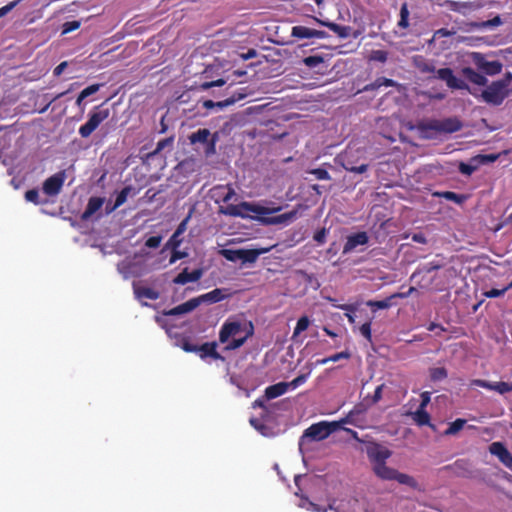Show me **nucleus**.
Here are the masks:
<instances>
[{
  "instance_id": "7ed1b4c3",
  "label": "nucleus",
  "mask_w": 512,
  "mask_h": 512,
  "mask_svg": "<svg viewBox=\"0 0 512 512\" xmlns=\"http://www.w3.org/2000/svg\"><path fill=\"white\" fill-rule=\"evenodd\" d=\"M281 209V206L270 208L260 204L243 201L238 205L228 204L226 206H221L219 212L227 216L246 218L248 217L249 213H255L257 215H269L279 212Z\"/></svg>"
},
{
  "instance_id": "f03ea898",
  "label": "nucleus",
  "mask_w": 512,
  "mask_h": 512,
  "mask_svg": "<svg viewBox=\"0 0 512 512\" xmlns=\"http://www.w3.org/2000/svg\"><path fill=\"white\" fill-rule=\"evenodd\" d=\"M512 91V74L507 72L506 75L497 81H493L481 93V98L487 104L499 106L508 97Z\"/></svg>"
},
{
  "instance_id": "6e6552de",
  "label": "nucleus",
  "mask_w": 512,
  "mask_h": 512,
  "mask_svg": "<svg viewBox=\"0 0 512 512\" xmlns=\"http://www.w3.org/2000/svg\"><path fill=\"white\" fill-rule=\"evenodd\" d=\"M210 135H211V133L208 129L201 128V129H198L196 132H193L189 136V140L192 144H196V143L207 144L205 152L207 155H209V154L215 153V145H216V141H217L216 135H213L212 138L209 140Z\"/></svg>"
},
{
  "instance_id": "e433bc0d",
  "label": "nucleus",
  "mask_w": 512,
  "mask_h": 512,
  "mask_svg": "<svg viewBox=\"0 0 512 512\" xmlns=\"http://www.w3.org/2000/svg\"><path fill=\"white\" fill-rule=\"evenodd\" d=\"M466 424V420L462 418H457L455 421L449 424V427L444 431L445 436L456 435Z\"/></svg>"
},
{
  "instance_id": "ea45409f",
  "label": "nucleus",
  "mask_w": 512,
  "mask_h": 512,
  "mask_svg": "<svg viewBox=\"0 0 512 512\" xmlns=\"http://www.w3.org/2000/svg\"><path fill=\"white\" fill-rule=\"evenodd\" d=\"M503 21L499 15H496L494 18L482 21V22H475L472 24L473 27L478 29H484L488 27H497L502 25Z\"/></svg>"
},
{
  "instance_id": "052dcab7",
  "label": "nucleus",
  "mask_w": 512,
  "mask_h": 512,
  "mask_svg": "<svg viewBox=\"0 0 512 512\" xmlns=\"http://www.w3.org/2000/svg\"><path fill=\"white\" fill-rule=\"evenodd\" d=\"M161 241V236H151L146 240L145 246L148 248H158L161 244Z\"/></svg>"
},
{
  "instance_id": "aec40b11",
  "label": "nucleus",
  "mask_w": 512,
  "mask_h": 512,
  "mask_svg": "<svg viewBox=\"0 0 512 512\" xmlns=\"http://www.w3.org/2000/svg\"><path fill=\"white\" fill-rule=\"evenodd\" d=\"M105 198L90 197L84 212L81 215L82 221H88L103 206Z\"/></svg>"
},
{
  "instance_id": "79ce46f5",
  "label": "nucleus",
  "mask_w": 512,
  "mask_h": 512,
  "mask_svg": "<svg viewBox=\"0 0 512 512\" xmlns=\"http://www.w3.org/2000/svg\"><path fill=\"white\" fill-rule=\"evenodd\" d=\"M309 324L310 320L307 316L300 317L294 328L292 338L299 336L303 331H305L308 328Z\"/></svg>"
},
{
  "instance_id": "4468645a",
  "label": "nucleus",
  "mask_w": 512,
  "mask_h": 512,
  "mask_svg": "<svg viewBox=\"0 0 512 512\" xmlns=\"http://www.w3.org/2000/svg\"><path fill=\"white\" fill-rule=\"evenodd\" d=\"M497 157L494 155L484 156L477 155L470 160V163L460 162L458 165V170L461 174L466 176H471L478 168V165L484 162L486 159L490 161H494Z\"/></svg>"
},
{
  "instance_id": "dca6fc26",
  "label": "nucleus",
  "mask_w": 512,
  "mask_h": 512,
  "mask_svg": "<svg viewBox=\"0 0 512 512\" xmlns=\"http://www.w3.org/2000/svg\"><path fill=\"white\" fill-rule=\"evenodd\" d=\"M368 241L369 237L364 231L349 235L344 244L343 253L347 254L353 251L357 246L366 245Z\"/></svg>"
},
{
  "instance_id": "6ab92c4d",
  "label": "nucleus",
  "mask_w": 512,
  "mask_h": 512,
  "mask_svg": "<svg viewBox=\"0 0 512 512\" xmlns=\"http://www.w3.org/2000/svg\"><path fill=\"white\" fill-rule=\"evenodd\" d=\"M313 19L318 22L319 24L329 28L331 31H333L338 37L342 39H346L352 35V28L350 26H344L339 25L334 22L330 21H323L316 17H313Z\"/></svg>"
},
{
  "instance_id": "a19ab883",
  "label": "nucleus",
  "mask_w": 512,
  "mask_h": 512,
  "mask_svg": "<svg viewBox=\"0 0 512 512\" xmlns=\"http://www.w3.org/2000/svg\"><path fill=\"white\" fill-rule=\"evenodd\" d=\"M303 64L310 69H314L324 63V57L321 55H311L303 58Z\"/></svg>"
},
{
  "instance_id": "4c0bfd02",
  "label": "nucleus",
  "mask_w": 512,
  "mask_h": 512,
  "mask_svg": "<svg viewBox=\"0 0 512 512\" xmlns=\"http://www.w3.org/2000/svg\"><path fill=\"white\" fill-rule=\"evenodd\" d=\"M291 36L298 39L312 38V29L305 26H294L291 30Z\"/></svg>"
},
{
  "instance_id": "13d9d810",
  "label": "nucleus",
  "mask_w": 512,
  "mask_h": 512,
  "mask_svg": "<svg viewBox=\"0 0 512 512\" xmlns=\"http://www.w3.org/2000/svg\"><path fill=\"white\" fill-rule=\"evenodd\" d=\"M100 86H101L100 84H92V85L86 87L85 89H83L80 92V94L82 95V97L87 98V97L95 94L96 92H98L100 89Z\"/></svg>"
},
{
  "instance_id": "f704fd0d",
  "label": "nucleus",
  "mask_w": 512,
  "mask_h": 512,
  "mask_svg": "<svg viewBox=\"0 0 512 512\" xmlns=\"http://www.w3.org/2000/svg\"><path fill=\"white\" fill-rule=\"evenodd\" d=\"M392 299L394 298L391 295L384 300H369L366 304L374 311L380 309H388L392 306Z\"/></svg>"
},
{
  "instance_id": "49530a36",
  "label": "nucleus",
  "mask_w": 512,
  "mask_h": 512,
  "mask_svg": "<svg viewBox=\"0 0 512 512\" xmlns=\"http://www.w3.org/2000/svg\"><path fill=\"white\" fill-rule=\"evenodd\" d=\"M182 311L184 314L189 313L200 306V301L197 300V297L192 298L182 304H180Z\"/></svg>"
},
{
  "instance_id": "20e7f679",
  "label": "nucleus",
  "mask_w": 512,
  "mask_h": 512,
  "mask_svg": "<svg viewBox=\"0 0 512 512\" xmlns=\"http://www.w3.org/2000/svg\"><path fill=\"white\" fill-rule=\"evenodd\" d=\"M109 115L110 110L108 108H103L102 105L95 106L89 113L87 122L80 126L78 130L80 136L88 138Z\"/></svg>"
},
{
  "instance_id": "e2e57ef3",
  "label": "nucleus",
  "mask_w": 512,
  "mask_h": 512,
  "mask_svg": "<svg viewBox=\"0 0 512 512\" xmlns=\"http://www.w3.org/2000/svg\"><path fill=\"white\" fill-rule=\"evenodd\" d=\"M72 87H73V85H71V87L68 90H66L64 92H61V93H58L55 96H53L40 112H45L54 101L62 98L63 96H65L66 94L71 92L72 91Z\"/></svg>"
},
{
  "instance_id": "0eeeda50",
  "label": "nucleus",
  "mask_w": 512,
  "mask_h": 512,
  "mask_svg": "<svg viewBox=\"0 0 512 512\" xmlns=\"http://www.w3.org/2000/svg\"><path fill=\"white\" fill-rule=\"evenodd\" d=\"M366 453L373 466L377 465V463L386 462L392 455V452L388 448L376 442H370L367 445Z\"/></svg>"
},
{
  "instance_id": "4d7b16f0",
  "label": "nucleus",
  "mask_w": 512,
  "mask_h": 512,
  "mask_svg": "<svg viewBox=\"0 0 512 512\" xmlns=\"http://www.w3.org/2000/svg\"><path fill=\"white\" fill-rule=\"evenodd\" d=\"M79 27H80L79 21H76V20L68 21V22L64 23L62 32H63V34H67L74 30H77Z\"/></svg>"
},
{
  "instance_id": "864d4df0",
  "label": "nucleus",
  "mask_w": 512,
  "mask_h": 512,
  "mask_svg": "<svg viewBox=\"0 0 512 512\" xmlns=\"http://www.w3.org/2000/svg\"><path fill=\"white\" fill-rule=\"evenodd\" d=\"M240 253H241V249H237V250L225 249V250H223L224 257L229 261L241 260Z\"/></svg>"
},
{
  "instance_id": "5fc2aeb1",
  "label": "nucleus",
  "mask_w": 512,
  "mask_h": 512,
  "mask_svg": "<svg viewBox=\"0 0 512 512\" xmlns=\"http://www.w3.org/2000/svg\"><path fill=\"white\" fill-rule=\"evenodd\" d=\"M308 376H309V373L301 374V375L297 376L296 378H294L291 382H287L288 383V389L289 388L295 389L298 386L304 384L306 382Z\"/></svg>"
},
{
  "instance_id": "f8f14e48",
  "label": "nucleus",
  "mask_w": 512,
  "mask_h": 512,
  "mask_svg": "<svg viewBox=\"0 0 512 512\" xmlns=\"http://www.w3.org/2000/svg\"><path fill=\"white\" fill-rule=\"evenodd\" d=\"M471 385L485 388L488 390H493L502 395L512 392V382L500 381V382L492 383V382H489V381H486L483 379H473L471 381Z\"/></svg>"
},
{
  "instance_id": "b1692460",
  "label": "nucleus",
  "mask_w": 512,
  "mask_h": 512,
  "mask_svg": "<svg viewBox=\"0 0 512 512\" xmlns=\"http://www.w3.org/2000/svg\"><path fill=\"white\" fill-rule=\"evenodd\" d=\"M462 74L468 81L479 86H485L488 82L487 78L483 74L475 71L471 67H464L462 69Z\"/></svg>"
},
{
  "instance_id": "09e8293b",
  "label": "nucleus",
  "mask_w": 512,
  "mask_h": 512,
  "mask_svg": "<svg viewBox=\"0 0 512 512\" xmlns=\"http://www.w3.org/2000/svg\"><path fill=\"white\" fill-rule=\"evenodd\" d=\"M309 173L314 175L316 177V179H318V180H330L331 179V176L328 173V171L321 167L311 169V170H309Z\"/></svg>"
},
{
  "instance_id": "423d86ee",
  "label": "nucleus",
  "mask_w": 512,
  "mask_h": 512,
  "mask_svg": "<svg viewBox=\"0 0 512 512\" xmlns=\"http://www.w3.org/2000/svg\"><path fill=\"white\" fill-rule=\"evenodd\" d=\"M463 123L457 117H449L442 120H431L425 126L424 129L432 130L437 133H455L462 129Z\"/></svg>"
},
{
  "instance_id": "f3484780",
  "label": "nucleus",
  "mask_w": 512,
  "mask_h": 512,
  "mask_svg": "<svg viewBox=\"0 0 512 512\" xmlns=\"http://www.w3.org/2000/svg\"><path fill=\"white\" fill-rule=\"evenodd\" d=\"M202 275V269H195L192 272H189L188 268H185L173 279V283L177 285H185L189 282H196L201 279Z\"/></svg>"
},
{
  "instance_id": "8fccbe9b",
  "label": "nucleus",
  "mask_w": 512,
  "mask_h": 512,
  "mask_svg": "<svg viewBox=\"0 0 512 512\" xmlns=\"http://www.w3.org/2000/svg\"><path fill=\"white\" fill-rule=\"evenodd\" d=\"M173 140H174L173 137H168V138L160 140L157 143L155 150L152 152V155H156V154L160 153L162 150H164L166 147L172 146Z\"/></svg>"
},
{
  "instance_id": "774afa93",
  "label": "nucleus",
  "mask_w": 512,
  "mask_h": 512,
  "mask_svg": "<svg viewBox=\"0 0 512 512\" xmlns=\"http://www.w3.org/2000/svg\"><path fill=\"white\" fill-rule=\"evenodd\" d=\"M349 358H350V353L348 351H342V352H339V353L329 356L330 362H337L341 359H349Z\"/></svg>"
},
{
  "instance_id": "338daca9",
  "label": "nucleus",
  "mask_w": 512,
  "mask_h": 512,
  "mask_svg": "<svg viewBox=\"0 0 512 512\" xmlns=\"http://www.w3.org/2000/svg\"><path fill=\"white\" fill-rule=\"evenodd\" d=\"M181 348L185 351V352H194L196 353V349H197V345L196 344H193L191 343L188 339H184L182 341V344H181Z\"/></svg>"
},
{
  "instance_id": "9d476101",
  "label": "nucleus",
  "mask_w": 512,
  "mask_h": 512,
  "mask_svg": "<svg viewBox=\"0 0 512 512\" xmlns=\"http://www.w3.org/2000/svg\"><path fill=\"white\" fill-rule=\"evenodd\" d=\"M65 171H60L49 178H47L42 186L43 192L48 196H55L59 194L65 182Z\"/></svg>"
},
{
  "instance_id": "2f4dec72",
  "label": "nucleus",
  "mask_w": 512,
  "mask_h": 512,
  "mask_svg": "<svg viewBox=\"0 0 512 512\" xmlns=\"http://www.w3.org/2000/svg\"><path fill=\"white\" fill-rule=\"evenodd\" d=\"M409 15H410V12H409V8H408V3L407 2H404L402 3L401 7H400V13H399V20L397 22V27L400 29V30H407L410 26V23H409Z\"/></svg>"
},
{
  "instance_id": "5701e85b",
  "label": "nucleus",
  "mask_w": 512,
  "mask_h": 512,
  "mask_svg": "<svg viewBox=\"0 0 512 512\" xmlns=\"http://www.w3.org/2000/svg\"><path fill=\"white\" fill-rule=\"evenodd\" d=\"M288 391V383L287 382H279L273 385L268 386L265 389V398L266 400L275 399Z\"/></svg>"
},
{
  "instance_id": "6e6d98bb",
  "label": "nucleus",
  "mask_w": 512,
  "mask_h": 512,
  "mask_svg": "<svg viewBox=\"0 0 512 512\" xmlns=\"http://www.w3.org/2000/svg\"><path fill=\"white\" fill-rule=\"evenodd\" d=\"M506 288H502V289H496V288H493V289H490V290H487V291H484L483 292V295L486 297V298H497V297H500V296H503L505 293H506Z\"/></svg>"
},
{
  "instance_id": "de8ad7c7",
  "label": "nucleus",
  "mask_w": 512,
  "mask_h": 512,
  "mask_svg": "<svg viewBox=\"0 0 512 512\" xmlns=\"http://www.w3.org/2000/svg\"><path fill=\"white\" fill-rule=\"evenodd\" d=\"M25 199H26V201L31 202L35 205H39L41 203L40 198H39V191L36 188L26 191Z\"/></svg>"
},
{
  "instance_id": "2eb2a0df",
  "label": "nucleus",
  "mask_w": 512,
  "mask_h": 512,
  "mask_svg": "<svg viewBox=\"0 0 512 512\" xmlns=\"http://www.w3.org/2000/svg\"><path fill=\"white\" fill-rule=\"evenodd\" d=\"M196 353L199 355L201 359H206L207 357H210L214 360L225 361V358L220 353L217 352L216 342H205L200 346L197 345Z\"/></svg>"
},
{
  "instance_id": "393cba45",
  "label": "nucleus",
  "mask_w": 512,
  "mask_h": 512,
  "mask_svg": "<svg viewBox=\"0 0 512 512\" xmlns=\"http://www.w3.org/2000/svg\"><path fill=\"white\" fill-rule=\"evenodd\" d=\"M338 158L341 161L340 163H341L342 167L346 171L362 174V173L366 172L368 169V164H361L359 166H354L349 159L348 152H345V153L339 155Z\"/></svg>"
},
{
  "instance_id": "0e129e2a",
  "label": "nucleus",
  "mask_w": 512,
  "mask_h": 512,
  "mask_svg": "<svg viewBox=\"0 0 512 512\" xmlns=\"http://www.w3.org/2000/svg\"><path fill=\"white\" fill-rule=\"evenodd\" d=\"M226 84V81L224 79H217L215 81H211V82H204L202 85H201V88L204 89V90H207V89H210L212 87H220V86H223Z\"/></svg>"
},
{
  "instance_id": "ddd939ff",
  "label": "nucleus",
  "mask_w": 512,
  "mask_h": 512,
  "mask_svg": "<svg viewBox=\"0 0 512 512\" xmlns=\"http://www.w3.org/2000/svg\"><path fill=\"white\" fill-rule=\"evenodd\" d=\"M489 452L496 456L507 468H512V454L502 442H493L489 446Z\"/></svg>"
},
{
  "instance_id": "9b49d317",
  "label": "nucleus",
  "mask_w": 512,
  "mask_h": 512,
  "mask_svg": "<svg viewBox=\"0 0 512 512\" xmlns=\"http://www.w3.org/2000/svg\"><path fill=\"white\" fill-rule=\"evenodd\" d=\"M436 74L437 78L445 81L450 89H468V85L463 80L457 78L451 68H440L436 71Z\"/></svg>"
},
{
  "instance_id": "412c9836",
  "label": "nucleus",
  "mask_w": 512,
  "mask_h": 512,
  "mask_svg": "<svg viewBox=\"0 0 512 512\" xmlns=\"http://www.w3.org/2000/svg\"><path fill=\"white\" fill-rule=\"evenodd\" d=\"M228 294L225 293L224 289L216 288L208 293L202 294L197 297L200 301V305L203 303L213 304L224 300Z\"/></svg>"
},
{
  "instance_id": "7c9ffc66",
  "label": "nucleus",
  "mask_w": 512,
  "mask_h": 512,
  "mask_svg": "<svg viewBox=\"0 0 512 512\" xmlns=\"http://www.w3.org/2000/svg\"><path fill=\"white\" fill-rule=\"evenodd\" d=\"M441 267L442 265L437 262L425 263L416 269V271L412 274L411 279L415 280L420 276L429 274L435 270L440 269Z\"/></svg>"
},
{
  "instance_id": "603ef678",
  "label": "nucleus",
  "mask_w": 512,
  "mask_h": 512,
  "mask_svg": "<svg viewBox=\"0 0 512 512\" xmlns=\"http://www.w3.org/2000/svg\"><path fill=\"white\" fill-rule=\"evenodd\" d=\"M359 332L361 333V335H362L366 340H368L369 342H371V340H372V334H371V321H367V322L363 323V324L359 327Z\"/></svg>"
},
{
  "instance_id": "58836bf2",
  "label": "nucleus",
  "mask_w": 512,
  "mask_h": 512,
  "mask_svg": "<svg viewBox=\"0 0 512 512\" xmlns=\"http://www.w3.org/2000/svg\"><path fill=\"white\" fill-rule=\"evenodd\" d=\"M393 480H396L400 484L407 485L411 488L417 487V481L410 475L401 473L399 471H396L395 477Z\"/></svg>"
},
{
  "instance_id": "37998d69",
  "label": "nucleus",
  "mask_w": 512,
  "mask_h": 512,
  "mask_svg": "<svg viewBox=\"0 0 512 512\" xmlns=\"http://www.w3.org/2000/svg\"><path fill=\"white\" fill-rule=\"evenodd\" d=\"M448 373L444 367L430 369V378L432 381H440L447 377Z\"/></svg>"
},
{
  "instance_id": "a878e982",
  "label": "nucleus",
  "mask_w": 512,
  "mask_h": 512,
  "mask_svg": "<svg viewBox=\"0 0 512 512\" xmlns=\"http://www.w3.org/2000/svg\"><path fill=\"white\" fill-rule=\"evenodd\" d=\"M373 471L379 478L383 480H393L396 474V469L388 467L386 462L377 463L373 466Z\"/></svg>"
},
{
  "instance_id": "c756f323",
  "label": "nucleus",
  "mask_w": 512,
  "mask_h": 512,
  "mask_svg": "<svg viewBox=\"0 0 512 512\" xmlns=\"http://www.w3.org/2000/svg\"><path fill=\"white\" fill-rule=\"evenodd\" d=\"M214 191L224 203H228L236 195L234 188L230 184L217 186Z\"/></svg>"
},
{
  "instance_id": "4be33fe9",
  "label": "nucleus",
  "mask_w": 512,
  "mask_h": 512,
  "mask_svg": "<svg viewBox=\"0 0 512 512\" xmlns=\"http://www.w3.org/2000/svg\"><path fill=\"white\" fill-rule=\"evenodd\" d=\"M133 290H134V294H135L136 298L139 300H141V299L157 300L160 297V293L150 287L138 286L136 284H133Z\"/></svg>"
},
{
  "instance_id": "a211bd4d",
  "label": "nucleus",
  "mask_w": 512,
  "mask_h": 512,
  "mask_svg": "<svg viewBox=\"0 0 512 512\" xmlns=\"http://www.w3.org/2000/svg\"><path fill=\"white\" fill-rule=\"evenodd\" d=\"M328 508L335 512H359V501L356 498L341 499L336 505L330 504Z\"/></svg>"
},
{
  "instance_id": "a18cd8bd",
  "label": "nucleus",
  "mask_w": 512,
  "mask_h": 512,
  "mask_svg": "<svg viewBox=\"0 0 512 512\" xmlns=\"http://www.w3.org/2000/svg\"><path fill=\"white\" fill-rule=\"evenodd\" d=\"M388 59V52L385 50H373L369 56L370 61L384 63Z\"/></svg>"
},
{
  "instance_id": "cd10ccee",
  "label": "nucleus",
  "mask_w": 512,
  "mask_h": 512,
  "mask_svg": "<svg viewBox=\"0 0 512 512\" xmlns=\"http://www.w3.org/2000/svg\"><path fill=\"white\" fill-rule=\"evenodd\" d=\"M248 95L247 88H241L240 90L234 92L230 97L226 98L225 100L218 101L217 107L222 109L224 107L233 105L244 98H246Z\"/></svg>"
},
{
  "instance_id": "680f3d73",
  "label": "nucleus",
  "mask_w": 512,
  "mask_h": 512,
  "mask_svg": "<svg viewBox=\"0 0 512 512\" xmlns=\"http://www.w3.org/2000/svg\"><path fill=\"white\" fill-rule=\"evenodd\" d=\"M326 236H327V230L325 228H322V229H320V230L315 232V234L313 236V239L318 244H324L325 241H326Z\"/></svg>"
},
{
  "instance_id": "bb28decb",
  "label": "nucleus",
  "mask_w": 512,
  "mask_h": 512,
  "mask_svg": "<svg viewBox=\"0 0 512 512\" xmlns=\"http://www.w3.org/2000/svg\"><path fill=\"white\" fill-rule=\"evenodd\" d=\"M412 418L415 421V423L419 426H429L432 430H436V427L434 424L431 423V418L429 413L426 411V409H420L418 408L413 414Z\"/></svg>"
},
{
  "instance_id": "f257e3e1",
  "label": "nucleus",
  "mask_w": 512,
  "mask_h": 512,
  "mask_svg": "<svg viewBox=\"0 0 512 512\" xmlns=\"http://www.w3.org/2000/svg\"><path fill=\"white\" fill-rule=\"evenodd\" d=\"M243 330L242 324L238 321L227 320L221 326L219 331V341L221 343H228L224 350H236L243 346L247 339L254 333V327L252 322L248 323L245 336L241 338H235Z\"/></svg>"
},
{
  "instance_id": "1a4fd4ad",
  "label": "nucleus",
  "mask_w": 512,
  "mask_h": 512,
  "mask_svg": "<svg viewBox=\"0 0 512 512\" xmlns=\"http://www.w3.org/2000/svg\"><path fill=\"white\" fill-rule=\"evenodd\" d=\"M473 61L486 75H497L502 71V63L498 60L487 61L481 53H473Z\"/></svg>"
},
{
  "instance_id": "3c124183",
  "label": "nucleus",
  "mask_w": 512,
  "mask_h": 512,
  "mask_svg": "<svg viewBox=\"0 0 512 512\" xmlns=\"http://www.w3.org/2000/svg\"><path fill=\"white\" fill-rule=\"evenodd\" d=\"M332 305L334 307L339 308V309L350 311L351 313H346L345 316L347 317L348 322L350 324H354L355 323V315L353 314L355 309L351 305H348V304L336 305L334 303Z\"/></svg>"
},
{
  "instance_id": "72a5a7b5",
  "label": "nucleus",
  "mask_w": 512,
  "mask_h": 512,
  "mask_svg": "<svg viewBox=\"0 0 512 512\" xmlns=\"http://www.w3.org/2000/svg\"><path fill=\"white\" fill-rule=\"evenodd\" d=\"M297 213H298L297 210H292V211H289L287 213H284V214H281V215H278V216L266 219V220H264V222L268 223V224L286 223V222L291 221L294 218H296Z\"/></svg>"
},
{
  "instance_id": "69168bd1",
  "label": "nucleus",
  "mask_w": 512,
  "mask_h": 512,
  "mask_svg": "<svg viewBox=\"0 0 512 512\" xmlns=\"http://www.w3.org/2000/svg\"><path fill=\"white\" fill-rule=\"evenodd\" d=\"M421 402L418 408L420 409H426L427 405L430 403L431 400V393L428 391L422 392L421 395Z\"/></svg>"
},
{
  "instance_id": "bf43d9fd",
  "label": "nucleus",
  "mask_w": 512,
  "mask_h": 512,
  "mask_svg": "<svg viewBox=\"0 0 512 512\" xmlns=\"http://www.w3.org/2000/svg\"><path fill=\"white\" fill-rule=\"evenodd\" d=\"M358 413H359L358 411L351 410L344 418H342L340 421H338L340 423V426L342 424L355 425L356 424V422H355V415L358 414Z\"/></svg>"
},
{
  "instance_id": "39448f33",
  "label": "nucleus",
  "mask_w": 512,
  "mask_h": 512,
  "mask_svg": "<svg viewBox=\"0 0 512 512\" xmlns=\"http://www.w3.org/2000/svg\"><path fill=\"white\" fill-rule=\"evenodd\" d=\"M340 428L339 422L321 421L312 424L303 434V438H309L313 441H321L330 436L333 432Z\"/></svg>"
},
{
  "instance_id": "c85d7f7f",
  "label": "nucleus",
  "mask_w": 512,
  "mask_h": 512,
  "mask_svg": "<svg viewBox=\"0 0 512 512\" xmlns=\"http://www.w3.org/2000/svg\"><path fill=\"white\" fill-rule=\"evenodd\" d=\"M396 87L398 86V83L392 79L386 78V77H378L374 82L367 84L364 86L363 91H374L379 89L380 87Z\"/></svg>"
},
{
  "instance_id": "473e14b6",
  "label": "nucleus",
  "mask_w": 512,
  "mask_h": 512,
  "mask_svg": "<svg viewBox=\"0 0 512 512\" xmlns=\"http://www.w3.org/2000/svg\"><path fill=\"white\" fill-rule=\"evenodd\" d=\"M268 249L257 250V249H241L240 257L244 263H254L260 254L267 252Z\"/></svg>"
},
{
  "instance_id": "c03bdc74",
  "label": "nucleus",
  "mask_w": 512,
  "mask_h": 512,
  "mask_svg": "<svg viewBox=\"0 0 512 512\" xmlns=\"http://www.w3.org/2000/svg\"><path fill=\"white\" fill-rule=\"evenodd\" d=\"M131 190H132L131 186H126L117 194L115 202H114L116 204V206L120 207L126 202L127 197L131 193Z\"/></svg>"
},
{
  "instance_id": "c9c22d12",
  "label": "nucleus",
  "mask_w": 512,
  "mask_h": 512,
  "mask_svg": "<svg viewBox=\"0 0 512 512\" xmlns=\"http://www.w3.org/2000/svg\"><path fill=\"white\" fill-rule=\"evenodd\" d=\"M434 195L442 197L446 200L455 202L457 204H462L466 200V196L463 194H458L453 191H444V192H437Z\"/></svg>"
}]
</instances>
